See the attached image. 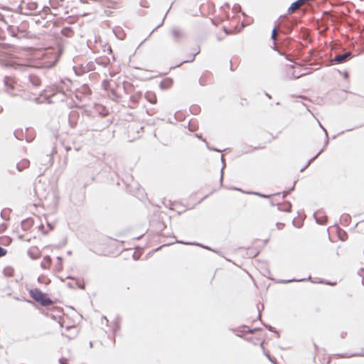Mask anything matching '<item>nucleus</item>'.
<instances>
[{
    "label": "nucleus",
    "mask_w": 364,
    "mask_h": 364,
    "mask_svg": "<svg viewBox=\"0 0 364 364\" xmlns=\"http://www.w3.org/2000/svg\"><path fill=\"white\" fill-rule=\"evenodd\" d=\"M206 146H207V148H208V149H210V150H211V151H218V152H220V149H216V148H213V147H210V146L208 145V144L207 142H206Z\"/></svg>",
    "instance_id": "a18cd8bd"
},
{
    "label": "nucleus",
    "mask_w": 364,
    "mask_h": 364,
    "mask_svg": "<svg viewBox=\"0 0 364 364\" xmlns=\"http://www.w3.org/2000/svg\"><path fill=\"white\" fill-rule=\"evenodd\" d=\"M356 355H364V354H358V353H355V354H352V355H349L348 357H351V356H356Z\"/></svg>",
    "instance_id": "bf43d9fd"
},
{
    "label": "nucleus",
    "mask_w": 364,
    "mask_h": 364,
    "mask_svg": "<svg viewBox=\"0 0 364 364\" xmlns=\"http://www.w3.org/2000/svg\"><path fill=\"white\" fill-rule=\"evenodd\" d=\"M261 328H248L247 330H241L240 331L242 333H247L250 334H254L257 331H261Z\"/></svg>",
    "instance_id": "2f4dec72"
},
{
    "label": "nucleus",
    "mask_w": 364,
    "mask_h": 364,
    "mask_svg": "<svg viewBox=\"0 0 364 364\" xmlns=\"http://www.w3.org/2000/svg\"><path fill=\"white\" fill-rule=\"evenodd\" d=\"M320 127L323 129L326 134V140L324 142V147L321 149L314 156H313L311 159L309 160V161L306 163V165L304 166L300 170L301 172H303L324 150V148L327 146L329 142L328 135L327 130L321 124H319Z\"/></svg>",
    "instance_id": "6e6552de"
},
{
    "label": "nucleus",
    "mask_w": 364,
    "mask_h": 364,
    "mask_svg": "<svg viewBox=\"0 0 364 364\" xmlns=\"http://www.w3.org/2000/svg\"><path fill=\"white\" fill-rule=\"evenodd\" d=\"M295 184H296V181H294L293 186L291 187H290L289 190H288L289 191V193H291L292 191L294 190Z\"/></svg>",
    "instance_id": "8fccbe9b"
},
{
    "label": "nucleus",
    "mask_w": 364,
    "mask_h": 364,
    "mask_svg": "<svg viewBox=\"0 0 364 364\" xmlns=\"http://www.w3.org/2000/svg\"><path fill=\"white\" fill-rule=\"evenodd\" d=\"M6 250L0 246V257L4 256L6 254Z\"/></svg>",
    "instance_id": "c03bdc74"
},
{
    "label": "nucleus",
    "mask_w": 364,
    "mask_h": 364,
    "mask_svg": "<svg viewBox=\"0 0 364 364\" xmlns=\"http://www.w3.org/2000/svg\"><path fill=\"white\" fill-rule=\"evenodd\" d=\"M28 254L32 259H36L39 255L38 250L36 247H31L28 250Z\"/></svg>",
    "instance_id": "b1692460"
},
{
    "label": "nucleus",
    "mask_w": 364,
    "mask_h": 364,
    "mask_svg": "<svg viewBox=\"0 0 364 364\" xmlns=\"http://www.w3.org/2000/svg\"><path fill=\"white\" fill-rule=\"evenodd\" d=\"M142 97V92H137L135 94L130 96V102L132 105H129L130 107H134V105L139 103V100Z\"/></svg>",
    "instance_id": "4468645a"
},
{
    "label": "nucleus",
    "mask_w": 364,
    "mask_h": 364,
    "mask_svg": "<svg viewBox=\"0 0 364 364\" xmlns=\"http://www.w3.org/2000/svg\"><path fill=\"white\" fill-rule=\"evenodd\" d=\"M166 16V14H165V16H164V18H163V20H162L161 23H159L157 26H156V27H155V28H154V29H153V30L149 33V36H150L151 35V33H152L155 30H156L158 28H159L160 26H161L163 25V23H164V19H165Z\"/></svg>",
    "instance_id": "37998d69"
},
{
    "label": "nucleus",
    "mask_w": 364,
    "mask_h": 364,
    "mask_svg": "<svg viewBox=\"0 0 364 364\" xmlns=\"http://www.w3.org/2000/svg\"><path fill=\"white\" fill-rule=\"evenodd\" d=\"M273 364H277L276 360L274 358H272V360H270Z\"/></svg>",
    "instance_id": "052dcab7"
},
{
    "label": "nucleus",
    "mask_w": 364,
    "mask_h": 364,
    "mask_svg": "<svg viewBox=\"0 0 364 364\" xmlns=\"http://www.w3.org/2000/svg\"><path fill=\"white\" fill-rule=\"evenodd\" d=\"M19 94L18 96H20L24 100L33 101L36 104L44 103V100H41L40 95L36 97L33 93L22 90L19 91Z\"/></svg>",
    "instance_id": "423d86ee"
},
{
    "label": "nucleus",
    "mask_w": 364,
    "mask_h": 364,
    "mask_svg": "<svg viewBox=\"0 0 364 364\" xmlns=\"http://www.w3.org/2000/svg\"><path fill=\"white\" fill-rule=\"evenodd\" d=\"M172 84L173 80L171 78H166L160 82L159 87L162 90L168 89L172 85Z\"/></svg>",
    "instance_id": "f3484780"
},
{
    "label": "nucleus",
    "mask_w": 364,
    "mask_h": 364,
    "mask_svg": "<svg viewBox=\"0 0 364 364\" xmlns=\"http://www.w3.org/2000/svg\"><path fill=\"white\" fill-rule=\"evenodd\" d=\"M344 75V78H346V79H348V72H346H346L344 73V75Z\"/></svg>",
    "instance_id": "6e6d98bb"
},
{
    "label": "nucleus",
    "mask_w": 364,
    "mask_h": 364,
    "mask_svg": "<svg viewBox=\"0 0 364 364\" xmlns=\"http://www.w3.org/2000/svg\"><path fill=\"white\" fill-rule=\"evenodd\" d=\"M57 151H56V149L55 146H52V151L50 154H47V156H49V159H48V164H49V166H51L52 164H53V159H52V156L55 154H56Z\"/></svg>",
    "instance_id": "473e14b6"
},
{
    "label": "nucleus",
    "mask_w": 364,
    "mask_h": 364,
    "mask_svg": "<svg viewBox=\"0 0 364 364\" xmlns=\"http://www.w3.org/2000/svg\"><path fill=\"white\" fill-rule=\"evenodd\" d=\"M43 77L44 75L41 72L39 73H31L28 76V80L33 87H38L42 84Z\"/></svg>",
    "instance_id": "0eeeda50"
},
{
    "label": "nucleus",
    "mask_w": 364,
    "mask_h": 364,
    "mask_svg": "<svg viewBox=\"0 0 364 364\" xmlns=\"http://www.w3.org/2000/svg\"><path fill=\"white\" fill-rule=\"evenodd\" d=\"M47 225H48V227L49 228L50 230L53 229V225L51 223H48Z\"/></svg>",
    "instance_id": "864d4df0"
},
{
    "label": "nucleus",
    "mask_w": 364,
    "mask_h": 364,
    "mask_svg": "<svg viewBox=\"0 0 364 364\" xmlns=\"http://www.w3.org/2000/svg\"><path fill=\"white\" fill-rule=\"evenodd\" d=\"M264 355L269 359V360H272V357L270 356V355L268 353H264Z\"/></svg>",
    "instance_id": "603ef678"
},
{
    "label": "nucleus",
    "mask_w": 364,
    "mask_h": 364,
    "mask_svg": "<svg viewBox=\"0 0 364 364\" xmlns=\"http://www.w3.org/2000/svg\"><path fill=\"white\" fill-rule=\"evenodd\" d=\"M208 196V195H206L200 201L199 203H200L202 200H203L204 199H205Z\"/></svg>",
    "instance_id": "680f3d73"
},
{
    "label": "nucleus",
    "mask_w": 364,
    "mask_h": 364,
    "mask_svg": "<svg viewBox=\"0 0 364 364\" xmlns=\"http://www.w3.org/2000/svg\"><path fill=\"white\" fill-rule=\"evenodd\" d=\"M60 364H68V360L66 358H62L59 359Z\"/></svg>",
    "instance_id": "49530a36"
},
{
    "label": "nucleus",
    "mask_w": 364,
    "mask_h": 364,
    "mask_svg": "<svg viewBox=\"0 0 364 364\" xmlns=\"http://www.w3.org/2000/svg\"><path fill=\"white\" fill-rule=\"evenodd\" d=\"M18 31V27H16L14 26H11V25L7 26V31L12 37L17 38Z\"/></svg>",
    "instance_id": "aec40b11"
},
{
    "label": "nucleus",
    "mask_w": 364,
    "mask_h": 364,
    "mask_svg": "<svg viewBox=\"0 0 364 364\" xmlns=\"http://www.w3.org/2000/svg\"><path fill=\"white\" fill-rule=\"evenodd\" d=\"M113 332L115 334L120 329V323L118 318H116L113 321Z\"/></svg>",
    "instance_id": "7c9ffc66"
},
{
    "label": "nucleus",
    "mask_w": 364,
    "mask_h": 364,
    "mask_svg": "<svg viewBox=\"0 0 364 364\" xmlns=\"http://www.w3.org/2000/svg\"><path fill=\"white\" fill-rule=\"evenodd\" d=\"M14 136H16V138L17 139H19V140H21V139H22V136H23V132H22V131H17V130H16V131H15V132H14Z\"/></svg>",
    "instance_id": "e433bc0d"
},
{
    "label": "nucleus",
    "mask_w": 364,
    "mask_h": 364,
    "mask_svg": "<svg viewBox=\"0 0 364 364\" xmlns=\"http://www.w3.org/2000/svg\"><path fill=\"white\" fill-rule=\"evenodd\" d=\"M321 213V211H320V210H318V211H317V212H315V213H314V218H315V220H316V223L320 224V225H323V224H325V223H326V221H327V217H326V216H324V217H322V218H318V217L316 216V215H317V214H318V213Z\"/></svg>",
    "instance_id": "5701e85b"
},
{
    "label": "nucleus",
    "mask_w": 364,
    "mask_h": 364,
    "mask_svg": "<svg viewBox=\"0 0 364 364\" xmlns=\"http://www.w3.org/2000/svg\"><path fill=\"white\" fill-rule=\"evenodd\" d=\"M353 57L351 51H344L343 53H337L331 59L332 64H341L350 60Z\"/></svg>",
    "instance_id": "39448f33"
},
{
    "label": "nucleus",
    "mask_w": 364,
    "mask_h": 364,
    "mask_svg": "<svg viewBox=\"0 0 364 364\" xmlns=\"http://www.w3.org/2000/svg\"><path fill=\"white\" fill-rule=\"evenodd\" d=\"M232 11L235 12V13H237V12H239L241 11V6L240 4H235L232 9Z\"/></svg>",
    "instance_id": "79ce46f5"
},
{
    "label": "nucleus",
    "mask_w": 364,
    "mask_h": 364,
    "mask_svg": "<svg viewBox=\"0 0 364 364\" xmlns=\"http://www.w3.org/2000/svg\"><path fill=\"white\" fill-rule=\"evenodd\" d=\"M132 256H133V258H134L135 260L138 259V257H136V252H133V255H132Z\"/></svg>",
    "instance_id": "13d9d810"
},
{
    "label": "nucleus",
    "mask_w": 364,
    "mask_h": 364,
    "mask_svg": "<svg viewBox=\"0 0 364 364\" xmlns=\"http://www.w3.org/2000/svg\"><path fill=\"white\" fill-rule=\"evenodd\" d=\"M276 225L278 229H282L284 227V223H277Z\"/></svg>",
    "instance_id": "de8ad7c7"
},
{
    "label": "nucleus",
    "mask_w": 364,
    "mask_h": 364,
    "mask_svg": "<svg viewBox=\"0 0 364 364\" xmlns=\"http://www.w3.org/2000/svg\"><path fill=\"white\" fill-rule=\"evenodd\" d=\"M257 318H258L259 320H260V319H261V314H260V313H259V314H258Z\"/></svg>",
    "instance_id": "774afa93"
},
{
    "label": "nucleus",
    "mask_w": 364,
    "mask_h": 364,
    "mask_svg": "<svg viewBox=\"0 0 364 364\" xmlns=\"http://www.w3.org/2000/svg\"><path fill=\"white\" fill-rule=\"evenodd\" d=\"M33 224V220L30 218L23 220L21 223V228L23 230H28V229H30Z\"/></svg>",
    "instance_id": "dca6fc26"
},
{
    "label": "nucleus",
    "mask_w": 364,
    "mask_h": 364,
    "mask_svg": "<svg viewBox=\"0 0 364 364\" xmlns=\"http://www.w3.org/2000/svg\"><path fill=\"white\" fill-rule=\"evenodd\" d=\"M190 109L193 114H196L199 112L200 107L196 105H194L191 107Z\"/></svg>",
    "instance_id": "4c0bfd02"
},
{
    "label": "nucleus",
    "mask_w": 364,
    "mask_h": 364,
    "mask_svg": "<svg viewBox=\"0 0 364 364\" xmlns=\"http://www.w3.org/2000/svg\"><path fill=\"white\" fill-rule=\"evenodd\" d=\"M112 242L110 237L100 236L90 244V250L99 255H106Z\"/></svg>",
    "instance_id": "f257e3e1"
},
{
    "label": "nucleus",
    "mask_w": 364,
    "mask_h": 364,
    "mask_svg": "<svg viewBox=\"0 0 364 364\" xmlns=\"http://www.w3.org/2000/svg\"><path fill=\"white\" fill-rule=\"evenodd\" d=\"M305 280H306V279H288V280H281L279 282V283L287 284V283L292 282H303Z\"/></svg>",
    "instance_id": "f704fd0d"
},
{
    "label": "nucleus",
    "mask_w": 364,
    "mask_h": 364,
    "mask_svg": "<svg viewBox=\"0 0 364 364\" xmlns=\"http://www.w3.org/2000/svg\"><path fill=\"white\" fill-rule=\"evenodd\" d=\"M223 31H224V32H225V33H227V34H230V33H231V32H230V31H228V30L226 28V27H225V26L223 27Z\"/></svg>",
    "instance_id": "3c124183"
},
{
    "label": "nucleus",
    "mask_w": 364,
    "mask_h": 364,
    "mask_svg": "<svg viewBox=\"0 0 364 364\" xmlns=\"http://www.w3.org/2000/svg\"><path fill=\"white\" fill-rule=\"evenodd\" d=\"M102 83H103V85H104V86H105V89H107V86L105 85V84L108 83V81L105 80H104V81H103V82H102Z\"/></svg>",
    "instance_id": "4d7b16f0"
},
{
    "label": "nucleus",
    "mask_w": 364,
    "mask_h": 364,
    "mask_svg": "<svg viewBox=\"0 0 364 364\" xmlns=\"http://www.w3.org/2000/svg\"><path fill=\"white\" fill-rule=\"evenodd\" d=\"M314 346L316 350H318V346L316 343H314Z\"/></svg>",
    "instance_id": "0e129e2a"
},
{
    "label": "nucleus",
    "mask_w": 364,
    "mask_h": 364,
    "mask_svg": "<svg viewBox=\"0 0 364 364\" xmlns=\"http://www.w3.org/2000/svg\"><path fill=\"white\" fill-rule=\"evenodd\" d=\"M264 326L269 331H272V332H274V333H276L278 336V332L277 331V330L275 329L274 327L269 325V324H264Z\"/></svg>",
    "instance_id": "ea45409f"
},
{
    "label": "nucleus",
    "mask_w": 364,
    "mask_h": 364,
    "mask_svg": "<svg viewBox=\"0 0 364 364\" xmlns=\"http://www.w3.org/2000/svg\"><path fill=\"white\" fill-rule=\"evenodd\" d=\"M230 70H233L231 60L230 61Z\"/></svg>",
    "instance_id": "69168bd1"
},
{
    "label": "nucleus",
    "mask_w": 364,
    "mask_h": 364,
    "mask_svg": "<svg viewBox=\"0 0 364 364\" xmlns=\"http://www.w3.org/2000/svg\"><path fill=\"white\" fill-rule=\"evenodd\" d=\"M172 34L176 41H178L181 38L184 37V33L177 28H173L172 30Z\"/></svg>",
    "instance_id": "412c9836"
},
{
    "label": "nucleus",
    "mask_w": 364,
    "mask_h": 364,
    "mask_svg": "<svg viewBox=\"0 0 364 364\" xmlns=\"http://www.w3.org/2000/svg\"><path fill=\"white\" fill-rule=\"evenodd\" d=\"M175 242L184 244V245H198V246L202 247L203 248H205V249L210 250V248L209 247L200 245L197 242H183L182 240H176Z\"/></svg>",
    "instance_id": "bb28decb"
},
{
    "label": "nucleus",
    "mask_w": 364,
    "mask_h": 364,
    "mask_svg": "<svg viewBox=\"0 0 364 364\" xmlns=\"http://www.w3.org/2000/svg\"><path fill=\"white\" fill-rule=\"evenodd\" d=\"M29 295L32 299L43 306H48L53 304L52 299L38 288L31 289L29 291Z\"/></svg>",
    "instance_id": "f03ea898"
},
{
    "label": "nucleus",
    "mask_w": 364,
    "mask_h": 364,
    "mask_svg": "<svg viewBox=\"0 0 364 364\" xmlns=\"http://www.w3.org/2000/svg\"><path fill=\"white\" fill-rule=\"evenodd\" d=\"M65 149H66L67 151H70L71 149V148L70 146H66Z\"/></svg>",
    "instance_id": "338daca9"
},
{
    "label": "nucleus",
    "mask_w": 364,
    "mask_h": 364,
    "mask_svg": "<svg viewBox=\"0 0 364 364\" xmlns=\"http://www.w3.org/2000/svg\"><path fill=\"white\" fill-rule=\"evenodd\" d=\"M340 220L343 223V224H344L345 225H348L350 223L351 218L348 214H343L341 216Z\"/></svg>",
    "instance_id": "a878e982"
},
{
    "label": "nucleus",
    "mask_w": 364,
    "mask_h": 364,
    "mask_svg": "<svg viewBox=\"0 0 364 364\" xmlns=\"http://www.w3.org/2000/svg\"><path fill=\"white\" fill-rule=\"evenodd\" d=\"M270 205H271L272 206H274V205H276V204H275L272 200H271V201H270Z\"/></svg>",
    "instance_id": "e2e57ef3"
},
{
    "label": "nucleus",
    "mask_w": 364,
    "mask_h": 364,
    "mask_svg": "<svg viewBox=\"0 0 364 364\" xmlns=\"http://www.w3.org/2000/svg\"><path fill=\"white\" fill-rule=\"evenodd\" d=\"M51 264V258L50 256L48 255H46L43 257V261L41 262V267L43 269H47L49 267V266Z\"/></svg>",
    "instance_id": "4be33fe9"
},
{
    "label": "nucleus",
    "mask_w": 364,
    "mask_h": 364,
    "mask_svg": "<svg viewBox=\"0 0 364 364\" xmlns=\"http://www.w3.org/2000/svg\"><path fill=\"white\" fill-rule=\"evenodd\" d=\"M249 193L258 196H259L261 198H269L271 196V195H266V194L260 193H258V192H250Z\"/></svg>",
    "instance_id": "c9c22d12"
},
{
    "label": "nucleus",
    "mask_w": 364,
    "mask_h": 364,
    "mask_svg": "<svg viewBox=\"0 0 364 364\" xmlns=\"http://www.w3.org/2000/svg\"><path fill=\"white\" fill-rule=\"evenodd\" d=\"M30 162L27 159H23L20 162L16 164V168L19 171H23L29 166Z\"/></svg>",
    "instance_id": "a211bd4d"
},
{
    "label": "nucleus",
    "mask_w": 364,
    "mask_h": 364,
    "mask_svg": "<svg viewBox=\"0 0 364 364\" xmlns=\"http://www.w3.org/2000/svg\"><path fill=\"white\" fill-rule=\"evenodd\" d=\"M287 75L289 79L293 80L298 79L306 74L304 73H301L300 71H296L293 65H291L287 68Z\"/></svg>",
    "instance_id": "9b49d317"
},
{
    "label": "nucleus",
    "mask_w": 364,
    "mask_h": 364,
    "mask_svg": "<svg viewBox=\"0 0 364 364\" xmlns=\"http://www.w3.org/2000/svg\"><path fill=\"white\" fill-rule=\"evenodd\" d=\"M224 160H225V159H224V156H223V155H221V161H222V162H223V166L222 169H221V171H220V185H222V184H223V168H224V167H225V164Z\"/></svg>",
    "instance_id": "72a5a7b5"
},
{
    "label": "nucleus",
    "mask_w": 364,
    "mask_h": 364,
    "mask_svg": "<svg viewBox=\"0 0 364 364\" xmlns=\"http://www.w3.org/2000/svg\"><path fill=\"white\" fill-rule=\"evenodd\" d=\"M290 193L289 191H283L282 192V198L284 199L287 195H289Z\"/></svg>",
    "instance_id": "09e8293b"
},
{
    "label": "nucleus",
    "mask_w": 364,
    "mask_h": 364,
    "mask_svg": "<svg viewBox=\"0 0 364 364\" xmlns=\"http://www.w3.org/2000/svg\"><path fill=\"white\" fill-rule=\"evenodd\" d=\"M320 127L323 129L326 134V140L324 142V147L321 149L314 156H313L311 159L309 160V161L306 163V165L304 166L300 170L301 172H303L324 150V148L327 146L329 142L328 135L327 130L321 124H319Z\"/></svg>",
    "instance_id": "9d476101"
},
{
    "label": "nucleus",
    "mask_w": 364,
    "mask_h": 364,
    "mask_svg": "<svg viewBox=\"0 0 364 364\" xmlns=\"http://www.w3.org/2000/svg\"><path fill=\"white\" fill-rule=\"evenodd\" d=\"M60 33L64 36L70 37L73 34V31L70 27H65L61 30Z\"/></svg>",
    "instance_id": "393cba45"
},
{
    "label": "nucleus",
    "mask_w": 364,
    "mask_h": 364,
    "mask_svg": "<svg viewBox=\"0 0 364 364\" xmlns=\"http://www.w3.org/2000/svg\"><path fill=\"white\" fill-rule=\"evenodd\" d=\"M278 209L281 211L290 212L291 208V204L289 201H285L284 205H281L279 203H277Z\"/></svg>",
    "instance_id": "6ab92c4d"
},
{
    "label": "nucleus",
    "mask_w": 364,
    "mask_h": 364,
    "mask_svg": "<svg viewBox=\"0 0 364 364\" xmlns=\"http://www.w3.org/2000/svg\"><path fill=\"white\" fill-rule=\"evenodd\" d=\"M58 260L59 261V264H62V262H63V259L61 257H58Z\"/></svg>",
    "instance_id": "5fc2aeb1"
},
{
    "label": "nucleus",
    "mask_w": 364,
    "mask_h": 364,
    "mask_svg": "<svg viewBox=\"0 0 364 364\" xmlns=\"http://www.w3.org/2000/svg\"><path fill=\"white\" fill-rule=\"evenodd\" d=\"M276 33H277V28L274 27L272 31L271 38L272 39V41H274V43L276 42Z\"/></svg>",
    "instance_id": "58836bf2"
},
{
    "label": "nucleus",
    "mask_w": 364,
    "mask_h": 364,
    "mask_svg": "<svg viewBox=\"0 0 364 364\" xmlns=\"http://www.w3.org/2000/svg\"><path fill=\"white\" fill-rule=\"evenodd\" d=\"M61 87L60 85H48L44 90H43L40 96L41 97V100H44V102H47L48 104H51L53 102L51 97L55 95L57 92L60 91Z\"/></svg>",
    "instance_id": "20e7f679"
},
{
    "label": "nucleus",
    "mask_w": 364,
    "mask_h": 364,
    "mask_svg": "<svg viewBox=\"0 0 364 364\" xmlns=\"http://www.w3.org/2000/svg\"><path fill=\"white\" fill-rule=\"evenodd\" d=\"M199 53V51L196 52V53H193L192 55H190L189 57V59L188 60H183L181 63H179L178 65H176L175 66V68H177V67H179L181 65L183 64V63H192L195 60V57L196 55Z\"/></svg>",
    "instance_id": "cd10ccee"
},
{
    "label": "nucleus",
    "mask_w": 364,
    "mask_h": 364,
    "mask_svg": "<svg viewBox=\"0 0 364 364\" xmlns=\"http://www.w3.org/2000/svg\"><path fill=\"white\" fill-rule=\"evenodd\" d=\"M320 127L323 129L326 134V140L324 142V147L321 149L314 156H313L311 159L309 160V161L306 163V165L304 166L300 170L301 172H303L324 150V148L327 146L329 142L328 135L327 130L321 124H319Z\"/></svg>",
    "instance_id": "1a4fd4ad"
},
{
    "label": "nucleus",
    "mask_w": 364,
    "mask_h": 364,
    "mask_svg": "<svg viewBox=\"0 0 364 364\" xmlns=\"http://www.w3.org/2000/svg\"><path fill=\"white\" fill-rule=\"evenodd\" d=\"M78 117L79 114L77 112H72L69 114L68 121L71 127L74 128L77 126Z\"/></svg>",
    "instance_id": "ddd939ff"
},
{
    "label": "nucleus",
    "mask_w": 364,
    "mask_h": 364,
    "mask_svg": "<svg viewBox=\"0 0 364 364\" xmlns=\"http://www.w3.org/2000/svg\"><path fill=\"white\" fill-rule=\"evenodd\" d=\"M58 59H59V55H55L53 60L48 62V63H45L46 66L48 68H50L54 67L56 65Z\"/></svg>",
    "instance_id": "c85d7f7f"
},
{
    "label": "nucleus",
    "mask_w": 364,
    "mask_h": 364,
    "mask_svg": "<svg viewBox=\"0 0 364 364\" xmlns=\"http://www.w3.org/2000/svg\"><path fill=\"white\" fill-rule=\"evenodd\" d=\"M34 35L28 31H26L23 28L18 27L17 38H33Z\"/></svg>",
    "instance_id": "f8f14e48"
},
{
    "label": "nucleus",
    "mask_w": 364,
    "mask_h": 364,
    "mask_svg": "<svg viewBox=\"0 0 364 364\" xmlns=\"http://www.w3.org/2000/svg\"><path fill=\"white\" fill-rule=\"evenodd\" d=\"M363 126H364V124H359V125H357V126H355V127H351V128H348V129H347L346 130V132H350V131H353V130H354V129H357V128L362 127H363ZM344 132H345V131H342L341 133H339V134H343Z\"/></svg>",
    "instance_id": "a19ab883"
},
{
    "label": "nucleus",
    "mask_w": 364,
    "mask_h": 364,
    "mask_svg": "<svg viewBox=\"0 0 364 364\" xmlns=\"http://www.w3.org/2000/svg\"><path fill=\"white\" fill-rule=\"evenodd\" d=\"M145 98L147 101H149L151 104H156L157 102L156 95L154 92L148 91L145 93L144 95Z\"/></svg>",
    "instance_id": "2eb2a0df"
},
{
    "label": "nucleus",
    "mask_w": 364,
    "mask_h": 364,
    "mask_svg": "<svg viewBox=\"0 0 364 364\" xmlns=\"http://www.w3.org/2000/svg\"><path fill=\"white\" fill-rule=\"evenodd\" d=\"M27 9L31 11H34L38 9V4L36 2H28L27 3Z\"/></svg>",
    "instance_id": "c756f323"
},
{
    "label": "nucleus",
    "mask_w": 364,
    "mask_h": 364,
    "mask_svg": "<svg viewBox=\"0 0 364 364\" xmlns=\"http://www.w3.org/2000/svg\"><path fill=\"white\" fill-rule=\"evenodd\" d=\"M6 92L11 96H17L21 89L14 79L9 76H5L3 80Z\"/></svg>",
    "instance_id": "7ed1b4c3"
}]
</instances>
